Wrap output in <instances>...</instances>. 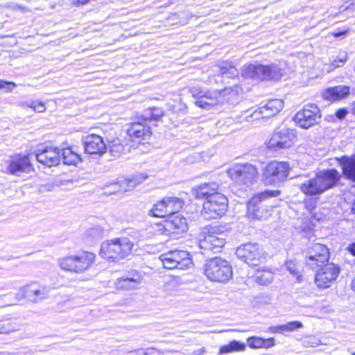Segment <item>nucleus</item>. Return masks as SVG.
I'll list each match as a JSON object with an SVG mask.
<instances>
[{
  "label": "nucleus",
  "mask_w": 355,
  "mask_h": 355,
  "mask_svg": "<svg viewBox=\"0 0 355 355\" xmlns=\"http://www.w3.org/2000/svg\"><path fill=\"white\" fill-rule=\"evenodd\" d=\"M340 178L339 172L334 168L322 170L317 173L314 178L304 181L300 188L306 196H318L336 187Z\"/></svg>",
  "instance_id": "f257e3e1"
},
{
  "label": "nucleus",
  "mask_w": 355,
  "mask_h": 355,
  "mask_svg": "<svg viewBox=\"0 0 355 355\" xmlns=\"http://www.w3.org/2000/svg\"><path fill=\"white\" fill-rule=\"evenodd\" d=\"M96 255L90 252L83 251L58 259L60 268L72 273H83L94 263Z\"/></svg>",
  "instance_id": "f03ea898"
},
{
  "label": "nucleus",
  "mask_w": 355,
  "mask_h": 355,
  "mask_svg": "<svg viewBox=\"0 0 355 355\" xmlns=\"http://www.w3.org/2000/svg\"><path fill=\"white\" fill-rule=\"evenodd\" d=\"M133 243L127 237L107 240L101 244L100 254L102 257L116 261L128 257L132 252Z\"/></svg>",
  "instance_id": "7ed1b4c3"
},
{
  "label": "nucleus",
  "mask_w": 355,
  "mask_h": 355,
  "mask_svg": "<svg viewBox=\"0 0 355 355\" xmlns=\"http://www.w3.org/2000/svg\"><path fill=\"white\" fill-rule=\"evenodd\" d=\"M204 274L211 282L226 283L233 276L232 266L225 259L215 257L207 260L204 266Z\"/></svg>",
  "instance_id": "20e7f679"
},
{
  "label": "nucleus",
  "mask_w": 355,
  "mask_h": 355,
  "mask_svg": "<svg viewBox=\"0 0 355 355\" xmlns=\"http://www.w3.org/2000/svg\"><path fill=\"white\" fill-rule=\"evenodd\" d=\"M241 75L244 78L257 80H279L282 76V69L275 64L270 65L249 64L243 67Z\"/></svg>",
  "instance_id": "39448f33"
},
{
  "label": "nucleus",
  "mask_w": 355,
  "mask_h": 355,
  "mask_svg": "<svg viewBox=\"0 0 355 355\" xmlns=\"http://www.w3.org/2000/svg\"><path fill=\"white\" fill-rule=\"evenodd\" d=\"M279 193V191L266 190L253 196L248 203L247 217L251 220H262L266 218L268 209L267 205L263 204V201L268 198L277 196Z\"/></svg>",
  "instance_id": "423d86ee"
},
{
  "label": "nucleus",
  "mask_w": 355,
  "mask_h": 355,
  "mask_svg": "<svg viewBox=\"0 0 355 355\" xmlns=\"http://www.w3.org/2000/svg\"><path fill=\"white\" fill-rule=\"evenodd\" d=\"M227 207V197L220 193H214L204 202L202 215L207 219H216L223 216Z\"/></svg>",
  "instance_id": "0eeeda50"
},
{
  "label": "nucleus",
  "mask_w": 355,
  "mask_h": 355,
  "mask_svg": "<svg viewBox=\"0 0 355 355\" xmlns=\"http://www.w3.org/2000/svg\"><path fill=\"white\" fill-rule=\"evenodd\" d=\"M229 177L236 184L249 186L257 181L259 172L252 164H236L227 170Z\"/></svg>",
  "instance_id": "6e6552de"
},
{
  "label": "nucleus",
  "mask_w": 355,
  "mask_h": 355,
  "mask_svg": "<svg viewBox=\"0 0 355 355\" xmlns=\"http://www.w3.org/2000/svg\"><path fill=\"white\" fill-rule=\"evenodd\" d=\"M237 257L251 266H258L265 261L266 254L258 243H248L237 248Z\"/></svg>",
  "instance_id": "1a4fd4ad"
},
{
  "label": "nucleus",
  "mask_w": 355,
  "mask_h": 355,
  "mask_svg": "<svg viewBox=\"0 0 355 355\" xmlns=\"http://www.w3.org/2000/svg\"><path fill=\"white\" fill-rule=\"evenodd\" d=\"M225 234L222 232H218V228L216 227H211L203 232V234L199 239V248L202 250V254L208 251L216 253L220 251L225 243Z\"/></svg>",
  "instance_id": "9d476101"
},
{
  "label": "nucleus",
  "mask_w": 355,
  "mask_h": 355,
  "mask_svg": "<svg viewBox=\"0 0 355 355\" xmlns=\"http://www.w3.org/2000/svg\"><path fill=\"white\" fill-rule=\"evenodd\" d=\"M165 268L184 270L191 267L192 260L188 252L184 250H171L159 257Z\"/></svg>",
  "instance_id": "9b49d317"
},
{
  "label": "nucleus",
  "mask_w": 355,
  "mask_h": 355,
  "mask_svg": "<svg viewBox=\"0 0 355 355\" xmlns=\"http://www.w3.org/2000/svg\"><path fill=\"white\" fill-rule=\"evenodd\" d=\"M154 121L152 110H146L141 119L138 121L132 122L127 129V134L131 140L148 139L152 132L148 123Z\"/></svg>",
  "instance_id": "f8f14e48"
},
{
  "label": "nucleus",
  "mask_w": 355,
  "mask_h": 355,
  "mask_svg": "<svg viewBox=\"0 0 355 355\" xmlns=\"http://www.w3.org/2000/svg\"><path fill=\"white\" fill-rule=\"evenodd\" d=\"M290 166L288 162L273 161L265 167L263 178L266 184H277L284 181L289 173Z\"/></svg>",
  "instance_id": "ddd939ff"
},
{
  "label": "nucleus",
  "mask_w": 355,
  "mask_h": 355,
  "mask_svg": "<svg viewBox=\"0 0 355 355\" xmlns=\"http://www.w3.org/2000/svg\"><path fill=\"white\" fill-rule=\"evenodd\" d=\"M315 275V283L320 288H329L337 279L340 268L334 263H323L317 268Z\"/></svg>",
  "instance_id": "4468645a"
},
{
  "label": "nucleus",
  "mask_w": 355,
  "mask_h": 355,
  "mask_svg": "<svg viewBox=\"0 0 355 355\" xmlns=\"http://www.w3.org/2000/svg\"><path fill=\"white\" fill-rule=\"evenodd\" d=\"M284 107V102L281 99H271L264 105L260 106L254 112L250 110L244 112L243 115L247 122H252L263 118H269L279 113Z\"/></svg>",
  "instance_id": "2eb2a0df"
},
{
  "label": "nucleus",
  "mask_w": 355,
  "mask_h": 355,
  "mask_svg": "<svg viewBox=\"0 0 355 355\" xmlns=\"http://www.w3.org/2000/svg\"><path fill=\"white\" fill-rule=\"evenodd\" d=\"M294 134L288 128L275 130L270 138L265 142L267 148L272 151H279L290 148L293 144Z\"/></svg>",
  "instance_id": "dca6fc26"
},
{
  "label": "nucleus",
  "mask_w": 355,
  "mask_h": 355,
  "mask_svg": "<svg viewBox=\"0 0 355 355\" xmlns=\"http://www.w3.org/2000/svg\"><path fill=\"white\" fill-rule=\"evenodd\" d=\"M320 118L318 107L315 104H309L295 114L294 120L301 128L308 129L318 123Z\"/></svg>",
  "instance_id": "f3484780"
},
{
  "label": "nucleus",
  "mask_w": 355,
  "mask_h": 355,
  "mask_svg": "<svg viewBox=\"0 0 355 355\" xmlns=\"http://www.w3.org/2000/svg\"><path fill=\"white\" fill-rule=\"evenodd\" d=\"M189 93L193 97L198 98L196 104L205 109L221 102L223 98L221 92H218V90L207 92L198 86L191 87L189 89Z\"/></svg>",
  "instance_id": "a211bd4d"
},
{
  "label": "nucleus",
  "mask_w": 355,
  "mask_h": 355,
  "mask_svg": "<svg viewBox=\"0 0 355 355\" xmlns=\"http://www.w3.org/2000/svg\"><path fill=\"white\" fill-rule=\"evenodd\" d=\"M329 258V250L326 245L315 243L309 250L306 263L311 269H316L319 266L327 263Z\"/></svg>",
  "instance_id": "6ab92c4d"
},
{
  "label": "nucleus",
  "mask_w": 355,
  "mask_h": 355,
  "mask_svg": "<svg viewBox=\"0 0 355 355\" xmlns=\"http://www.w3.org/2000/svg\"><path fill=\"white\" fill-rule=\"evenodd\" d=\"M148 176L144 174H139L132 179L124 180L120 182H113L105 185L104 193L107 195L120 191H127L134 189L137 185L144 181Z\"/></svg>",
  "instance_id": "aec40b11"
},
{
  "label": "nucleus",
  "mask_w": 355,
  "mask_h": 355,
  "mask_svg": "<svg viewBox=\"0 0 355 355\" xmlns=\"http://www.w3.org/2000/svg\"><path fill=\"white\" fill-rule=\"evenodd\" d=\"M6 164L4 172L14 175H19L21 173H28L32 170L28 155L13 157L8 160Z\"/></svg>",
  "instance_id": "412c9836"
},
{
  "label": "nucleus",
  "mask_w": 355,
  "mask_h": 355,
  "mask_svg": "<svg viewBox=\"0 0 355 355\" xmlns=\"http://www.w3.org/2000/svg\"><path fill=\"white\" fill-rule=\"evenodd\" d=\"M35 158L38 162L48 167L58 165L60 160V150L58 148L45 147L39 148L35 153Z\"/></svg>",
  "instance_id": "4be33fe9"
},
{
  "label": "nucleus",
  "mask_w": 355,
  "mask_h": 355,
  "mask_svg": "<svg viewBox=\"0 0 355 355\" xmlns=\"http://www.w3.org/2000/svg\"><path fill=\"white\" fill-rule=\"evenodd\" d=\"M83 141L85 150L88 154L102 155L106 151V145L99 135H89L85 137Z\"/></svg>",
  "instance_id": "5701e85b"
},
{
  "label": "nucleus",
  "mask_w": 355,
  "mask_h": 355,
  "mask_svg": "<svg viewBox=\"0 0 355 355\" xmlns=\"http://www.w3.org/2000/svg\"><path fill=\"white\" fill-rule=\"evenodd\" d=\"M164 229L169 234H180L188 229L187 219L180 214L169 216L165 221Z\"/></svg>",
  "instance_id": "b1692460"
},
{
  "label": "nucleus",
  "mask_w": 355,
  "mask_h": 355,
  "mask_svg": "<svg viewBox=\"0 0 355 355\" xmlns=\"http://www.w3.org/2000/svg\"><path fill=\"white\" fill-rule=\"evenodd\" d=\"M28 298L34 302L45 299L49 294V290L44 286H37L35 284L26 285Z\"/></svg>",
  "instance_id": "393cba45"
},
{
  "label": "nucleus",
  "mask_w": 355,
  "mask_h": 355,
  "mask_svg": "<svg viewBox=\"0 0 355 355\" xmlns=\"http://www.w3.org/2000/svg\"><path fill=\"white\" fill-rule=\"evenodd\" d=\"M218 185L216 183L203 184L196 187L193 191L196 198L208 199L214 193H218Z\"/></svg>",
  "instance_id": "a878e982"
},
{
  "label": "nucleus",
  "mask_w": 355,
  "mask_h": 355,
  "mask_svg": "<svg viewBox=\"0 0 355 355\" xmlns=\"http://www.w3.org/2000/svg\"><path fill=\"white\" fill-rule=\"evenodd\" d=\"M215 71L218 73L217 78L221 79L222 77L234 78L238 76V70L230 62H221L216 66ZM220 81L221 80H219Z\"/></svg>",
  "instance_id": "bb28decb"
},
{
  "label": "nucleus",
  "mask_w": 355,
  "mask_h": 355,
  "mask_svg": "<svg viewBox=\"0 0 355 355\" xmlns=\"http://www.w3.org/2000/svg\"><path fill=\"white\" fill-rule=\"evenodd\" d=\"M349 93V87L343 85H339L335 87L328 88L324 94V96L332 101L343 98Z\"/></svg>",
  "instance_id": "cd10ccee"
},
{
  "label": "nucleus",
  "mask_w": 355,
  "mask_h": 355,
  "mask_svg": "<svg viewBox=\"0 0 355 355\" xmlns=\"http://www.w3.org/2000/svg\"><path fill=\"white\" fill-rule=\"evenodd\" d=\"M140 284V278L121 277L116 282V288L120 290H133L138 288Z\"/></svg>",
  "instance_id": "c85d7f7f"
},
{
  "label": "nucleus",
  "mask_w": 355,
  "mask_h": 355,
  "mask_svg": "<svg viewBox=\"0 0 355 355\" xmlns=\"http://www.w3.org/2000/svg\"><path fill=\"white\" fill-rule=\"evenodd\" d=\"M340 164L344 175L355 181V156L352 158H344Z\"/></svg>",
  "instance_id": "c756f323"
},
{
  "label": "nucleus",
  "mask_w": 355,
  "mask_h": 355,
  "mask_svg": "<svg viewBox=\"0 0 355 355\" xmlns=\"http://www.w3.org/2000/svg\"><path fill=\"white\" fill-rule=\"evenodd\" d=\"M166 204L167 212L169 216L175 215L183 206V201L176 197L164 198Z\"/></svg>",
  "instance_id": "7c9ffc66"
},
{
  "label": "nucleus",
  "mask_w": 355,
  "mask_h": 355,
  "mask_svg": "<svg viewBox=\"0 0 355 355\" xmlns=\"http://www.w3.org/2000/svg\"><path fill=\"white\" fill-rule=\"evenodd\" d=\"M60 150V156L61 159L63 161V163L69 165H75L78 164L80 157L79 155L72 151L71 148H64L61 149Z\"/></svg>",
  "instance_id": "2f4dec72"
},
{
  "label": "nucleus",
  "mask_w": 355,
  "mask_h": 355,
  "mask_svg": "<svg viewBox=\"0 0 355 355\" xmlns=\"http://www.w3.org/2000/svg\"><path fill=\"white\" fill-rule=\"evenodd\" d=\"M148 215L159 218L168 216L164 198L153 205V208L149 211Z\"/></svg>",
  "instance_id": "473e14b6"
},
{
  "label": "nucleus",
  "mask_w": 355,
  "mask_h": 355,
  "mask_svg": "<svg viewBox=\"0 0 355 355\" xmlns=\"http://www.w3.org/2000/svg\"><path fill=\"white\" fill-rule=\"evenodd\" d=\"M255 282L260 285H268L273 279V273L270 270H258L254 276Z\"/></svg>",
  "instance_id": "72a5a7b5"
},
{
  "label": "nucleus",
  "mask_w": 355,
  "mask_h": 355,
  "mask_svg": "<svg viewBox=\"0 0 355 355\" xmlns=\"http://www.w3.org/2000/svg\"><path fill=\"white\" fill-rule=\"evenodd\" d=\"M245 349V345L237 340L231 341L229 344L220 347L219 353L226 354L233 352H241Z\"/></svg>",
  "instance_id": "f704fd0d"
},
{
  "label": "nucleus",
  "mask_w": 355,
  "mask_h": 355,
  "mask_svg": "<svg viewBox=\"0 0 355 355\" xmlns=\"http://www.w3.org/2000/svg\"><path fill=\"white\" fill-rule=\"evenodd\" d=\"M17 326L10 320H0V334H8L16 330Z\"/></svg>",
  "instance_id": "c9c22d12"
},
{
  "label": "nucleus",
  "mask_w": 355,
  "mask_h": 355,
  "mask_svg": "<svg viewBox=\"0 0 355 355\" xmlns=\"http://www.w3.org/2000/svg\"><path fill=\"white\" fill-rule=\"evenodd\" d=\"M26 297H28L27 294V290H26V286H24L23 287H21L17 293L15 294V299L8 303L6 304L5 305H14L16 304L19 301H20L22 299H24Z\"/></svg>",
  "instance_id": "e433bc0d"
},
{
  "label": "nucleus",
  "mask_w": 355,
  "mask_h": 355,
  "mask_svg": "<svg viewBox=\"0 0 355 355\" xmlns=\"http://www.w3.org/2000/svg\"><path fill=\"white\" fill-rule=\"evenodd\" d=\"M281 325L282 334L286 331H293L303 327L302 323L300 321H293Z\"/></svg>",
  "instance_id": "4c0bfd02"
},
{
  "label": "nucleus",
  "mask_w": 355,
  "mask_h": 355,
  "mask_svg": "<svg viewBox=\"0 0 355 355\" xmlns=\"http://www.w3.org/2000/svg\"><path fill=\"white\" fill-rule=\"evenodd\" d=\"M263 338L259 337H250L247 340L248 345L251 348H261Z\"/></svg>",
  "instance_id": "58836bf2"
},
{
  "label": "nucleus",
  "mask_w": 355,
  "mask_h": 355,
  "mask_svg": "<svg viewBox=\"0 0 355 355\" xmlns=\"http://www.w3.org/2000/svg\"><path fill=\"white\" fill-rule=\"evenodd\" d=\"M286 269L293 275L297 277V279L299 280L300 277V270L298 266L292 261H287L286 263Z\"/></svg>",
  "instance_id": "ea45409f"
},
{
  "label": "nucleus",
  "mask_w": 355,
  "mask_h": 355,
  "mask_svg": "<svg viewBox=\"0 0 355 355\" xmlns=\"http://www.w3.org/2000/svg\"><path fill=\"white\" fill-rule=\"evenodd\" d=\"M28 106L37 112H43L46 110L44 104L39 101H33Z\"/></svg>",
  "instance_id": "a19ab883"
},
{
  "label": "nucleus",
  "mask_w": 355,
  "mask_h": 355,
  "mask_svg": "<svg viewBox=\"0 0 355 355\" xmlns=\"http://www.w3.org/2000/svg\"><path fill=\"white\" fill-rule=\"evenodd\" d=\"M139 351H142L144 355H153L156 353L158 354V355L164 354L163 352H161L160 350L157 349L154 347H148L146 349L141 348V349L132 351V352L135 353V352H138ZM130 352L132 353V352Z\"/></svg>",
  "instance_id": "79ce46f5"
},
{
  "label": "nucleus",
  "mask_w": 355,
  "mask_h": 355,
  "mask_svg": "<svg viewBox=\"0 0 355 355\" xmlns=\"http://www.w3.org/2000/svg\"><path fill=\"white\" fill-rule=\"evenodd\" d=\"M110 153L115 157L119 156V155L123 150V146L121 144H114L109 147Z\"/></svg>",
  "instance_id": "37998d69"
},
{
  "label": "nucleus",
  "mask_w": 355,
  "mask_h": 355,
  "mask_svg": "<svg viewBox=\"0 0 355 355\" xmlns=\"http://www.w3.org/2000/svg\"><path fill=\"white\" fill-rule=\"evenodd\" d=\"M346 58H347L346 55L343 54L339 57L338 60H334L332 62V64H331L332 67L331 68V69H334L336 67H342L346 61Z\"/></svg>",
  "instance_id": "c03bdc74"
},
{
  "label": "nucleus",
  "mask_w": 355,
  "mask_h": 355,
  "mask_svg": "<svg viewBox=\"0 0 355 355\" xmlns=\"http://www.w3.org/2000/svg\"><path fill=\"white\" fill-rule=\"evenodd\" d=\"M103 229L100 227H95L88 230V234L95 238H101L103 234Z\"/></svg>",
  "instance_id": "a18cd8bd"
},
{
  "label": "nucleus",
  "mask_w": 355,
  "mask_h": 355,
  "mask_svg": "<svg viewBox=\"0 0 355 355\" xmlns=\"http://www.w3.org/2000/svg\"><path fill=\"white\" fill-rule=\"evenodd\" d=\"M152 110V114L154 119V121H158L161 119V117L163 116L164 112L163 111L157 107H153L151 108Z\"/></svg>",
  "instance_id": "49530a36"
},
{
  "label": "nucleus",
  "mask_w": 355,
  "mask_h": 355,
  "mask_svg": "<svg viewBox=\"0 0 355 355\" xmlns=\"http://www.w3.org/2000/svg\"><path fill=\"white\" fill-rule=\"evenodd\" d=\"M347 10H349L351 11L355 10V0H350V2L347 6L343 5L340 7V12H343Z\"/></svg>",
  "instance_id": "de8ad7c7"
},
{
  "label": "nucleus",
  "mask_w": 355,
  "mask_h": 355,
  "mask_svg": "<svg viewBox=\"0 0 355 355\" xmlns=\"http://www.w3.org/2000/svg\"><path fill=\"white\" fill-rule=\"evenodd\" d=\"M275 345V340L273 338H270L267 339H263L262 347L263 348H270Z\"/></svg>",
  "instance_id": "09e8293b"
},
{
  "label": "nucleus",
  "mask_w": 355,
  "mask_h": 355,
  "mask_svg": "<svg viewBox=\"0 0 355 355\" xmlns=\"http://www.w3.org/2000/svg\"><path fill=\"white\" fill-rule=\"evenodd\" d=\"M348 111L345 108H340L336 112V116L338 119H343L347 114Z\"/></svg>",
  "instance_id": "8fccbe9b"
},
{
  "label": "nucleus",
  "mask_w": 355,
  "mask_h": 355,
  "mask_svg": "<svg viewBox=\"0 0 355 355\" xmlns=\"http://www.w3.org/2000/svg\"><path fill=\"white\" fill-rule=\"evenodd\" d=\"M15 86V85L13 83L0 80V89L6 88L8 90H11Z\"/></svg>",
  "instance_id": "3c124183"
},
{
  "label": "nucleus",
  "mask_w": 355,
  "mask_h": 355,
  "mask_svg": "<svg viewBox=\"0 0 355 355\" xmlns=\"http://www.w3.org/2000/svg\"><path fill=\"white\" fill-rule=\"evenodd\" d=\"M13 284L11 282H0V291H5L10 288V286Z\"/></svg>",
  "instance_id": "603ef678"
},
{
  "label": "nucleus",
  "mask_w": 355,
  "mask_h": 355,
  "mask_svg": "<svg viewBox=\"0 0 355 355\" xmlns=\"http://www.w3.org/2000/svg\"><path fill=\"white\" fill-rule=\"evenodd\" d=\"M90 0H71V3L73 5L76 6L85 5L88 2H89Z\"/></svg>",
  "instance_id": "864d4df0"
},
{
  "label": "nucleus",
  "mask_w": 355,
  "mask_h": 355,
  "mask_svg": "<svg viewBox=\"0 0 355 355\" xmlns=\"http://www.w3.org/2000/svg\"><path fill=\"white\" fill-rule=\"evenodd\" d=\"M270 330L272 333H279L282 334V325L273 326L270 328Z\"/></svg>",
  "instance_id": "5fc2aeb1"
},
{
  "label": "nucleus",
  "mask_w": 355,
  "mask_h": 355,
  "mask_svg": "<svg viewBox=\"0 0 355 355\" xmlns=\"http://www.w3.org/2000/svg\"><path fill=\"white\" fill-rule=\"evenodd\" d=\"M349 251L353 254L355 255V243L351 244L349 248Z\"/></svg>",
  "instance_id": "6e6d98bb"
},
{
  "label": "nucleus",
  "mask_w": 355,
  "mask_h": 355,
  "mask_svg": "<svg viewBox=\"0 0 355 355\" xmlns=\"http://www.w3.org/2000/svg\"><path fill=\"white\" fill-rule=\"evenodd\" d=\"M343 34H344V33L338 32V33H334V35L335 37H340V35H342Z\"/></svg>",
  "instance_id": "4d7b16f0"
},
{
  "label": "nucleus",
  "mask_w": 355,
  "mask_h": 355,
  "mask_svg": "<svg viewBox=\"0 0 355 355\" xmlns=\"http://www.w3.org/2000/svg\"><path fill=\"white\" fill-rule=\"evenodd\" d=\"M352 288L355 291V278L352 280Z\"/></svg>",
  "instance_id": "13d9d810"
},
{
  "label": "nucleus",
  "mask_w": 355,
  "mask_h": 355,
  "mask_svg": "<svg viewBox=\"0 0 355 355\" xmlns=\"http://www.w3.org/2000/svg\"><path fill=\"white\" fill-rule=\"evenodd\" d=\"M12 295V293H8V294L3 295L1 296V297H10Z\"/></svg>",
  "instance_id": "bf43d9fd"
},
{
  "label": "nucleus",
  "mask_w": 355,
  "mask_h": 355,
  "mask_svg": "<svg viewBox=\"0 0 355 355\" xmlns=\"http://www.w3.org/2000/svg\"><path fill=\"white\" fill-rule=\"evenodd\" d=\"M352 210L355 214V202L353 203Z\"/></svg>",
  "instance_id": "052dcab7"
},
{
  "label": "nucleus",
  "mask_w": 355,
  "mask_h": 355,
  "mask_svg": "<svg viewBox=\"0 0 355 355\" xmlns=\"http://www.w3.org/2000/svg\"><path fill=\"white\" fill-rule=\"evenodd\" d=\"M203 352H204V350H203V349H200V352H199L198 354H202Z\"/></svg>",
  "instance_id": "680f3d73"
},
{
  "label": "nucleus",
  "mask_w": 355,
  "mask_h": 355,
  "mask_svg": "<svg viewBox=\"0 0 355 355\" xmlns=\"http://www.w3.org/2000/svg\"><path fill=\"white\" fill-rule=\"evenodd\" d=\"M213 79H214V78H209V83H211Z\"/></svg>",
  "instance_id": "e2e57ef3"
},
{
  "label": "nucleus",
  "mask_w": 355,
  "mask_h": 355,
  "mask_svg": "<svg viewBox=\"0 0 355 355\" xmlns=\"http://www.w3.org/2000/svg\"><path fill=\"white\" fill-rule=\"evenodd\" d=\"M16 7H17V8H20V9H21V8H22L20 6H17Z\"/></svg>",
  "instance_id": "0e129e2a"
},
{
  "label": "nucleus",
  "mask_w": 355,
  "mask_h": 355,
  "mask_svg": "<svg viewBox=\"0 0 355 355\" xmlns=\"http://www.w3.org/2000/svg\"><path fill=\"white\" fill-rule=\"evenodd\" d=\"M352 355H355V352L352 353Z\"/></svg>",
  "instance_id": "69168bd1"
},
{
  "label": "nucleus",
  "mask_w": 355,
  "mask_h": 355,
  "mask_svg": "<svg viewBox=\"0 0 355 355\" xmlns=\"http://www.w3.org/2000/svg\"><path fill=\"white\" fill-rule=\"evenodd\" d=\"M0 355H3L2 353H0Z\"/></svg>",
  "instance_id": "338daca9"
}]
</instances>
